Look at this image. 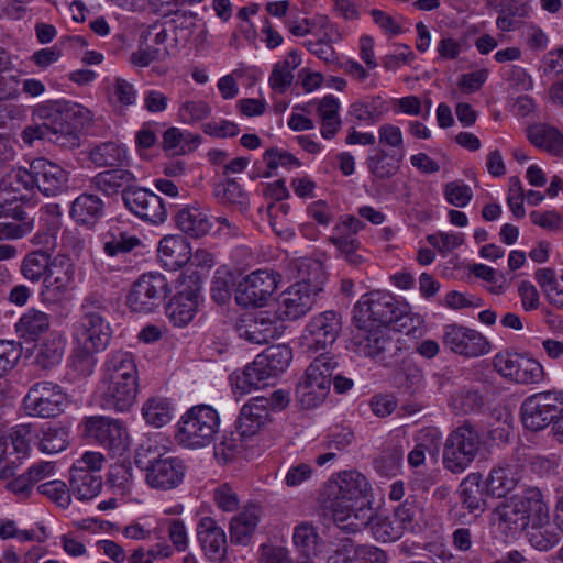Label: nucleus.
<instances>
[{
	"label": "nucleus",
	"mask_w": 563,
	"mask_h": 563,
	"mask_svg": "<svg viewBox=\"0 0 563 563\" xmlns=\"http://www.w3.org/2000/svg\"><path fill=\"white\" fill-rule=\"evenodd\" d=\"M49 329V317L37 309H29L15 324L16 333L26 340L34 341Z\"/></svg>",
	"instance_id": "nucleus-42"
},
{
	"label": "nucleus",
	"mask_w": 563,
	"mask_h": 563,
	"mask_svg": "<svg viewBox=\"0 0 563 563\" xmlns=\"http://www.w3.org/2000/svg\"><path fill=\"white\" fill-rule=\"evenodd\" d=\"M70 490L79 500H89L98 496L102 488V478L93 473L82 471L81 466L70 470Z\"/></svg>",
	"instance_id": "nucleus-35"
},
{
	"label": "nucleus",
	"mask_w": 563,
	"mask_h": 563,
	"mask_svg": "<svg viewBox=\"0 0 563 563\" xmlns=\"http://www.w3.org/2000/svg\"><path fill=\"white\" fill-rule=\"evenodd\" d=\"M356 310V323L366 324V321L371 320L377 322L379 327L397 323L404 314L396 298L389 292L382 291L371 292L368 299L357 303Z\"/></svg>",
	"instance_id": "nucleus-15"
},
{
	"label": "nucleus",
	"mask_w": 563,
	"mask_h": 563,
	"mask_svg": "<svg viewBox=\"0 0 563 563\" xmlns=\"http://www.w3.org/2000/svg\"><path fill=\"white\" fill-rule=\"evenodd\" d=\"M449 405L456 415H470L482 411L485 399L478 388L463 386L452 393Z\"/></svg>",
	"instance_id": "nucleus-37"
},
{
	"label": "nucleus",
	"mask_w": 563,
	"mask_h": 563,
	"mask_svg": "<svg viewBox=\"0 0 563 563\" xmlns=\"http://www.w3.org/2000/svg\"><path fill=\"white\" fill-rule=\"evenodd\" d=\"M177 228L191 238L206 235L212 224L208 214L196 206H187L180 209L175 217Z\"/></svg>",
	"instance_id": "nucleus-32"
},
{
	"label": "nucleus",
	"mask_w": 563,
	"mask_h": 563,
	"mask_svg": "<svg viewBox=\"0 0 563 563\" xmlns=\"http://www.w3.org/2000/svg\"><path fill=\"white\" fill-rule=\"evenodd\" d=\"M86 435L108 450L113 456H122L129 449V433L118 419L92 416L85 420Z\"/></svg>",
	"instance_id": "nucleus-11"
},
{
	"label": "nucleus",
	"mask_w": 563,
	"mask_h": 563,
	"mask_svg": "<svg viewBox=\"0 0 563 563\" xmlns=\"http://www.w3.org/2000/svg\"><path fill=\"white\" fill-rule=\"evenodd\" d=\"M63 354L64 344L60 340H47L40 346L35 362L43 369H48L60 363Z\"/></svg>",
	"instance_id": "nucleus-59"
},
{
	"label": "nucleus",
	"mask_w": 563,
	"mask_h": 563,
	"mask_svg": "<svg viewBox=\"0 0 563 563\" xmlns=\"http://www.w3.org/2000/svg\"><path fill=\"white\" fill-rule=\"evenodd\" d=\"M51 255L42 250L30 252L22 261L20 272L22 276L33 283L37 284L44 282L48 269V262Z\"/></svg>",
	"instance_id": "nucleus-45"
},
{
	"label": "nucleus",
	"mask_w": 563,
	"mask_h": 563,
	"mask_svg": "<svg viewBox=\"0 0 563 563\" xmlns=\"http://www.w3.org/2000/svg\"><path fill=\"white\" fill-rule=\"evenodd\" d=\"M213 194L218 201L223 205H238L240 207L247 205L246 194L234 179H227L217 184Z\"/></svg>",
	"instance_id": "nucleus-54"
},
{
	"label": "nucleus",
	"mask_w": 563,
	"mask_h": 563,
	"mask_svg": "<svg viewBox=\"0 0 563 563\" xmlns=\"http://www.w3.org/2000/svg\"><path fill=\"white\" fill-rule=\"evenodd\" d=\"M442 344L466 358L479 357L490 351V343L482 333L457 323L443 328Z\"/></svg>",
	"instance_id": "nucleus-13"
},
{
	"label": "nucleus",
	"mask_w": 563,
	"mask_h": 563,
	"mask_svg": "<svg viewBox=\"0 0 563 563\" xmlns=\"http://www.w3.org/2000/svg\"><path fill=\"white\" fill-rule=\"evenodd\" d=\"M543 376L542 365L522 354L510 379L518 384H537L543 379Z\"/></svg>",
	"instance_id": "nucleus-51"
},
{
	"label": "nucleus",
	"mask_w": 563,
	"mask_h": 563,
	"mask_svg": "<svg viewBox=\"0 0 563 563\" xmlns=\"http://www.w3.org/2000/svg\"><path fill=\"white\" fill-rule=\"evenodd\" d=\"M405 530L394 516L383 517L376 516L372 526L374 538L382 542H390L401 538Z\"/></svg>",
	"instance_id": "nucleus-55"
},
{
	"label": "nucleus",
	"mask_w": 563,
	"mask_h": 563,
	"mask_svg": "<svg viewBox=\"0 0 563 563\" xmlns=\"http://www.w3.org/2000/svg\"><path fill=\"white\" fill-rule=\"evenodd\" d=\"M341 330L340 314L334 310H328L316 316L308 323L306 339L310 338L316 351L325 350L336 341Z\"/></svg>",
	"instance_id": "nucleus-18"
},
{
	"label": "nucleus",
	"mask_w": 563,
	"mask_h": 563,
	"mask_svg": "<svg viewBox=\"0 0 563 563\" xmlns=\"http://www.w3.org/2000/svg\"><path fill=\"white\" fill-rule=\"evenodd\" d=\"M518 482L516 466H497L489 472L485 481L486 492L488 496L503 498L517 486Z\"/></svg>",
	"instance_id": "nucleus-33"
},
{
	"label": "nucleus",
	"mask_w": 563,
	"mask_h": 563,
	"mask_svg": "<svg viewBox=\"0 0 563 563\" xmlns=\"http://www.w3.org/2000/svg\"><path fill=\"white\" fill-rule=\"evenodd\" d=\"M111 328L107 316L81 317V328L77 333L78 345H89L90 350L102 351L111 339Z\"/></svg>",
	"instance_id": "nucleus-23"
},
{
	"label": "nucleus",
	"mask_w": 563,
	"mask_h": 563,
	"mask_svg": "<svg viewBox=\"0 0 563 563\" xmlns=\"http://www.w3.org/2000/svg\"><path fill=\"white\" fill-rule=\"evenodd\" d=\"M16 189L37 188L47 197H55L68 188V173L59 165L46 158H35L30 168H19L14 173Z\"/></svg>",
	"instance_id": "nucleus-7"
},
{
	"label": "nucleus",
	"mask_w": 563,
	"mask_h": 563,
	"mask_svg": "<svg viewBox=\"0 0 563 563\" xmlns=\"http://www.w3.org/2000/svg\"><path fill=\"white\" fill-rule=\"evenodd\" d=\"M101 407L106 410L124 412L134 405L139 391V380L101 382Z\"/></svg>",
	"instance_id": "nucleus-20"
},
{
	"label": "nucleus",
	"mask_w": 563,
	"mask_h": 563,
	"mask_svg": "<svg viewBox=\"0 0 563 563\" xmlns=\"http://www.w3.org/2000/svg\"><path fill=\"white\" fill-rule=\"evenodd\" d=\"M246 434L235 432H224L221 441L214 445V457L221 463L231 462L243 449V439Z\"/></svg>",
	"instance_id": "nucleus-49"
},
{
	"label": "nucleus",
	"mask_w": 563,
	"mask_h": 563,
	"mask_svg": "<svg viewBox=\"0 0 563 563\" xmlns=\"http://www.w3.org/2000/svg\"><path fill=\"white\" fill-rule=\"evenodd\" d=\"M387 111V102L382 97L375 96L355 101L351 104L349 112L356 120L373 124L378 122Z\"/></svg>",
	"instance_id": "nucleus-43"
},
{
	"label": "nucleus",
	"mask_w": 563,
	"mask_h": 563,
	"mask_svg": "<svg viewBox=\"0 0 563 563\" xmlns=\"http://www.w3.org/2000/svg\"><path fill=\"white\" fill-rule=\"evenodd\" d=\"M273 378L286 371L292 358V351L288 345L276 344L265 349L257 355Z\"/></svg>",
	"instance_id": "nucleus-44"
},
{
	"label": "nucleus",
	"mask_w": 563,
	"mask_h": 563,
	"mask_svg": "<svg viewBox=\"0 0 563 563\" xmlns=\"http://www.w3.org/2000/svg\"><path fill=\"white\" fill-rule=\"evenodd\" d=\"M485 482L479 472L470 473L459 486V497L463 508L470 514H482L486 508L487 496Z\"/></svg>",
	"instance_id": "nucleus-26"
},
{
	"label": "nucleus",
	"mask_w": 563,
	"mask_h": 563,
	"mask_svg": "<svg viewBox=\"0 0 563 563\" xmlns=\"http://www.w3.org/2000/svg\"><path fill=\"white\" fill-rule=\"evenodd\" d=\"M356 352L373 358L383 366H393L402 351L398 341L394 340L385 328L379 325L367 329L366 324L357 323L352 339Z\"/></svg>",
	"instance_id": "nucleus-8"
},
{
	"label": "nucleus",
	"mask_w": 563,
	"mask_h": 563,
	"mask_svg": "<svg viewBox=\"0 0 563 563\" xmlns=\"http://www.w3.org/2000/svg\"><path fill=\"white\" fill-rule=\"evenodd\" d=\"M234 279L230 273L217 272L211 282V297L219 303L223 305L231 298V290L234 287Z\"/></svg>",
	"instance_id": "nucleus-63"
},
{
	"label": "nucleus",
	"mask_w": 563,
	"mask_h": 563,
	"mask_svg": "<svg viewBox=\"0 0 563 563\" xmlns=\"http://www.w3.org/2000/svg\"><path fill=\"white\" fill-rule=\"evenodd\" d=\"M336 555L343 556L344 563H387L383 550L373 545H356L349 538L336 550Z\"/></svg>",
	"instance_id": "nucleus-34"
},
{
	"label": "nucleus",
	"mask_w": 563,
	"mask_h": 563,
	"mask_svg": "<svg viewBox=\"0 0 563 563\" xmlns=\"http://www.w3.org/2000/svg\"><path fill=\"white\" fill-rule=\"evenodd\" d=\"M134 463L145 472L146 483L161 490L179 486L186 473L181 459L159 453L157 446L153 445H141L135 452Z\"/></svg>",
	"instance_id": "nucleus-2"
},
{
	"label": "nucleus",
	"mask_w": 563,
	"mask_h": 563,
	"mask_svg": "<svg viewBox=\"0 0 563 563\" xmlns=\"http://www.w3.org/2000/svg\"><path fill=\"white\" fill-rule=\"evenodd\" d=\"M443 195L450 205L457 208L466 207L473 198L471 187L459 180L445 184Z\"/></svg>",
	"instance_id": "nucleus-62"
},
{
	"label": "nucleus",
	"mask_w": 563,
	"mask_h": 563,
	"mask_svg": "<svg viewBox=\"0 0 563 563\" xmlns=\"http://www.w3.org/2000/svg\"><path fill=\"white\" fill-rule=\"evenodd\" d=\"M142 413L146 422L155 428H161L170 420L169 404L158 397L148 399L142 408Z\"/></svg>",
	"instance_id": "nucleus-53"
},
{
	"label": "nucleus",
	"mask_w": 563,
	"mask_h": 563,
	"mask_svg": "<svg viewBox=\"0 0 563 563\" xmlns=\"http://www.w3.org/2000/svg\"><path fill=\"white\" fill-rule=\"evenodd\" d=\"M404 156L402 151L389 153L379 148L367 157L366 165L375 179L387 180L398 174Z\"/></svg>",
	"instance_id": "nucleus-31"
},
{
	"label": "nucleus",
	"mask_w": 563,
	"mask_h": 563,
	"mask_svg": "<svg viewBox=\"0 0 563 563\" xmlns=\"http://www.w3.org/2000/svg\"><path fill=\"white\" fill-rule=\"evenodd\" d=\"M269 378L273 377L258 356L251 364L246 365L242 372L235 371L230 375L234 391L241 395L249 394L253 389L267 385L266 382Z\"/></svg>",
	"instance_id": "nucleus-29"
},
{
	"label": "nucleus",
	"mask_w": 563,
	"mask_h": 563,
	"mask_svg": "<svg viewBox=\"0 0 563 563\" xmlns=\"http://www.w3.org/2000/svg\"><path fill=\"white\" fill-rule=\"evenodd\" d=\"M137 178L128 168L117 167L98 173L92 178L96 188L107 196L121 194L122 199L125 192L131 191L136 185Z\"/></svg>",
	"instance_id": "nucleus-24"
},
{
	"label": "nucleus",
	"mask_w": 563,
	"mask_h": 563,
	"mask_svg": "<svg viewBox=\"0 0 563 563\" xmlns=\"http://www.w3.org/2000/svg\"><path fill=\"white\" fill-rule=\"evenodd\" d=\"M485 445L483 433L466 420L452 430L444 443L442 463L452 474L466 471L481 454Z\"/></svg>",
	"instance_id": "nucleus-3"
},
{
	"label": "nucleus",
	"mask_w": 563,
	"mask_h": 563,
	"mask_svg": "<svg viewBox=\"0 0 563 563\" xmlns=\"http://www.w3.org/2000/svg\"><path fill=\"white\" fill-rule=\"evenodd\" d=\"M33 115L41 122L26 126L22 140L33 144L36 140L48 141L64 148L80 145V133L91 120L90 111L66 100H49L35 107Z\"/></svg>",
	"instance_id": "nucleus-1"
},
{
	"label": "nucleus",
	"mask_w": 563,
	"mask_h": 563,
	"mask_svg": "<svg viewBox=\"0 0 563 563\" xmlns=\"http://www.w3.org/2000/svg\"><path fill=\"white\" fill-rule=\"evenodd\" d=\"M301 280L296 284H305V286L314 290L313 296L318 297L323 291L327 277L322 264L317 261L305 263L300 266Z\"/></svg>",
	"instance_id": "nucleus-52"
},
{
	"label": "nucleus",
	"mask_w": 563,
	"mask_h": 563,
	"mask_svg": "<svg viewBox=\"0 0 563 563\" xmlns=\"http://www.w3.org/2000/svg\"><path fill=\"white\" fill-rule=\"evenodd\" d=\"M200 289L198 279L190 280L167 303L166 314L174 325L185 327L192 321L199 305Z\"/></svg>",
	"instance_id": "nucleus-17"
},
{
	"label": "nucleus",
	"mask_w": 563,
	"mask_h": 563,
	"mask_svg": "<svg viewBox=\"0 0 563 563\" xmlns=\"http://www.w3.org/2000/svg\"><path fill=\"white\" fill-rule=\"evenodd\" d=\"M278 276L265 269H258L245 276L236 285V303L245 308L265 306L277 287Z\"/></svg>",
	"instance_id": "nucleus-14"
},
{
	"label": "nucleus",
	"mask_w": 563,
	"mask_h": 563,
	"mask_svg": "<svg viewBox=\"0 0 563 563\" xmlns=\"http://www.w3.org/2000/svg\"><path fill=\"white\" fill-rule=\"evenodd\" d=\"M104 213L103 200L93 194H81L71 203L70 216L79 224L92 228Z\"/></svg>",
	"instance_id": "nucleus-30"
},
{
	"label": "nucleus",
	"mask_w": 563,
	"mask_h": 563,
	"mask_svg": "<svg viewBox=\"0 0 563 563\" xmlns=\"http://www.w3.org/2000/svg\"><path fill=\"white\" fill-rule=\"evenodd\" d=\"M122 201L124 207L142 221L158 224L167 217L162 198L146 188L135 186L125 192Z\"/></svg>",
	"instance_id": "nucleus-16"
},
{
	"label": "nucleus",
	"mask_w": 563,
	"mask_h": 563,
	"mask_svg": "<svg viewBox=\"0 0 563 563\" xmlns=\"http://www.w3.org/2000/svg\"><path fill=\"white\" fill-rule=\"evenodd\" d=\"M197 537L206 555L214 562L224 559L227 538L223 529L211 517H203L197 526Z\"/></svg>",
	"instance_id": "nucleus-22"
},
{
	"label": "nucleus",
	"mask_w": 563,
	"mask_h": 563,
	"mask_svg": "<svg viewBox=\"0 0 563 563\" xmlns=\"http://www.w3.org/2000/svg\"><path fill=\"white\" fill-rule=\"evenodd\" d=\"M327 396L320 394L316 385L300 378L295 389V400L301 409H312L321 405Z\"/></svg>",
	"instance_id": "nucleus-58"
},
{
	"label": "nucleus",
	"mask_w": 563,
	"mask_h": 563,
	"mask_svg": "<svg viewBox=\"0 0 563 563\" xmlns=\"http://www.w3.org/2000/svg\"><path fill=\"white\" fill-rule=\"evenodd\" d=\"M75 266L71 260L64 254H58L54 258L49 257L47 274L44 279V286L49 291L65 292L74 282Z\"/></svg>",
	"instance_id": "nucleus-28"
},
{
	"label": "nucleus",
	"mask_w": 563,
	"mask_h": 563,
	"mask_svg": "<svg viewBox=\"0 0 563 563\" xmlns=\"http://www.w3.org/2000/svg\"><path fill=\"white\" fill-rule=\"evenodd\" d=\"M329 240L350 265L357 267L365 262L364 255L360 253L361 244L357 239L351 235H341L331 236Z\"/></svg>",
	"instance_id": "nucleus-57"
},
{
	"label": "nucleus",
	"mask_w": 563,
	"mask_h": 563,
	"mask_svg": "<svg viewBox=\"0 0 563 563\" xmlns=\"http://www.w3.org/2000/svg\"><path fill=\"white\" fill-rule=\"evenodd\" d=\"M69 443V430L60 424L48 426L42 430L38 446L43 453L54 454L64 451Z\"/></svg>",
	"instance_id": "nucleus-47"
},
{
	"label": "nucleus",
	"mask_w": 563,
	"mask_h": 563,
	"mask_svg": "<svg viewBox=\"0 0 563 563\" xmlns=\"http://www.w3.org/2000/svg\"><path fill=\"white\" fill-rule=\"evenodd\" d=\"M201 142L199 134L183 133L178 128H169L163 134V147L165 150H176L177 153L185 154L198 147Z\"/></svg>",
	"instance_id": "nucleus-48"
},
{
	"label": "nucleus",
	"mask_w": 563,
	"mask_h": 563,
	"mask_svg": "<svg viewBox=\"0 0 563 563\" xmlns=\"http://www.w3.org/2000/svg\"><path fill=\"white\" fill-rule=\"evenodd\" d=\"M104 373L128 375V380H139L135 358L130 352H117L104 364Z\"/></svg>",
	"instance_id": "nucleus-56"
},
{
	"label": "nucleus",
	"mask_w": 563,
	"mask_h": 563,
	"mask_svg": "<svg viewBox=\"0 0 563 563\" xmlns=\"http://www.w3.org/2000/svg\"><path fill=\"white\" fill-rule=\"evenodd\" d=\"M89 159L97 167H117L126 162L128 154L123 145L107 141L90 148Z\"/></svg>",
	"instance_id": "nucleus-38"
},
{
	"label": "nucleus",
	"mask_w": 563,
	"mask_h": 563,
	"mask_svg": "<svg viewBox=\"0 0 563 563\" xmlns=\"http://www.w3.org/2000/svg\"><path fill=\"white\" fill-rule=\"evenodd\" d=\"M37 490L62 508H68L70 505V489L63 481L43 483L37 487Z\"/></svg>",
	"instance_id": "nucleus-61"
},
{
	"label": "nucleus",
	"mask_w": 563,
	"mask_h": 563,
	"mask_svg": "<svg viewBox=\"0 0 563 563\" xmlns=\"http://www.w3.org/2000/svg\"><path fill=\"white\" fill-rule=\"evenodd\" d=\"M335 367L336 363L332 358L321 355L307 367L302 378L316 385L320 394L328 396Z\"/></svg>",
	"instance_id": "nucleus-39"
},
{
	"label": "nucleus",
	"mask_w": 563,
	"mask_h": 563,
	"mask_svg": "<svg viewBox=\"0 0 563 563\" xmlns=\"http://www.w3.org/2000/svg\"><path fill=\"white\" fill-rule=\"evenodd\" d=\"M67 404L66 394L58 384L35 383L24 397V408L30 416L54 418L59 416Z\"/></svg>",
	"instance_id": "nucleus-12"
},
{
	"label": "nucleus",
	"mask_w": 563,
	"mask_h": 563,
	"mask_svg": "<svg viewBox=\"0 0 563 563\" xmlns=\"http://www.w3.org/2000/svg\"><path fill=\"white\" fill-rule=\"evenodd\" d=\"M169 291L162 274H143L132 284L126 305L134 312L150 313L164 302Z\"/></svg>",
	"instance_id": "nucleus-10"
},
{
	"label": "nucleus",
	"mask_w": 563,
	"mask_h": 563,
	"mask_svg": "<svg viewBox=\"0 0 563 563\" xmlns=\"http://www.w3.org/2000/svg\"><path fill=\"white\" fill-rule=\"evenodd\" d=\"M220 417L211 406L197 405L188 409L177 423L175 439L186 449L210 445L219 432Z\"/></svg>",
	"instance_id": "nucleus-4"
},
{
	"label": "nucleus",
	"mask_w": 563,
	"mask_h": 563,
	"mask_svg": "<svg viewBox=\"0 0 563 563\" xmlns=\"http://www.w3.org/2000/svg\"><path fill=\"white\" fill-rule=\"evenodd\" d=\"M294 545L305 559H312L320 552L321 537L317 527L311 522L302 521L298 523L292 533Z\"/></svg>",
	"instance_id": "nucleus-41"
},
{
	"label": "nucleus",
	"mask_w": 563,
	"mask_h": 563,
	"mask_svg": "<svg viewBox=\"0 0 563 563\" xmlns=\"http://www.w3.org/2000/svg\"><path fill=\"white\" fill-rule=\"evenodd\" d=\"M267 404L266 397L262 396L252 398L242 407L235 423L241 434L251 437L269 421Z\"/></svg>",
	"instance_id": "nucleus-25"
},
{
	"label": "nucleus",
	"mask_w": 563,
	"mask_h": 563,
	"mask_svg": "<svg viewBox=\"0 0 563 563\" xmlns=\"http://www.w3.org/2000/svg\"><path fill=\"white\" fill-rule=\"evenodd\" d=\"M263 161L265 162L267 168L269 169L266 172L263 177H271L272 173L271 170L276 169L279 166L283 167H299L301 163L298 158H296L291 153L287 151H280L277 147H271L265 151L263 155Z\"/></svg>",
	"instance_id": "nucleus-60"
},
{
	"label": "nucleus",
	"mask_w": 563,
	"mask_h": 563,
	"mask_svg": "<svg viewBox=\"0 0 563 563\" xmlns=\"http://www.w3.org/2000/svg\"><path fill=\"white\" fill-rule=\"evenodd\" d=\"M563 412V393L548 390L527 397L521 407L520 416L526 429L538 432L550 423L554 424Z\"/></svg>",
	"instance_id": "nucleus-9"
},
{
	"label": "nucleus",
	"mask_w": 563,
	"mask_h": 563,
	"mask_svg": "<svg viewBox=\"0 0 563 563\" xmlns=\"http://www.w3.org/2000/svg\"><path fill=\"white\" fill-rule=\"evenodd\" d=\"M313 289H308L305 284H294L285 290L279 299L280 316L287 320H297L309 312L314 302Z\"/></svg>",
	"instance_id": "nucleus-21"
},
{
	"label": "nucleus",
	"mask_w": 563,
	"mask_h": 563,
	"mask_svg": "<svg viewBox=\"0 0 563 563\" xmlns=\"http://www.w3.org/2000/svg\"><path fill=\"white\" fill-rule=\"evenodd\" d=\"M140 244L141 240L137 236L129 234L118 225L111 227L102 235L103 252L110 257L125 255Z\"/></svg>",
	"instance_id": "nucleus-36"
},
{
	"label": "nucleus",
	"mask_w": 563,
	"mask_h": 563,
	"mask_svg": "<svg viewBox=\"0 0 563 563\" xmlns=\"http://www.w3.org/2000/svg\"><path fill=\"white\" fill-rule=\"evenodd\" d=\"M527 137L534 146L553 155L563 154V135L555 128L543 124L530 126Z\"/></svg>",
	"instance_id": "nucleus-40"
},
{
	"label": "nucleus",
	"mask_w": 563,
	"mask_h": 563,
	"mask_svg": "<svg viewBox=\"0 0 563 563\" xmlns=\"http://www.w3.org/2000/svg\"><path fill=\"white\" fill-rule=\"evenodd\" d=\"M333 512V519L336 526L346 532H357L372 526L376 519L372 504L355 505L351 508L339 507Z\"/></svg>",
	"instance_id": "nucleus-27"
},
{
	"label": "nucleus",
	"mask_w": 563,
	"mask_h": 563,
	"mask_svg": "<svg viewBox=\"0 0 563 563\" xmlns=\"http://www.w3.org/2000/svg\"><path fill=\"white\" fill-rule=\"evenodd\" d=\"M188 245L185 238L178 235L164 236L158 245L162 261L166 265L183 266L187 262Z\"/></svg>",
	"instance_id": "nucleus-46"
},
{
	"label": "nucleus",
	"mask_w": 563,
	"mask_h": 563,
	"mask_svg": "<svg viewBox=\"0 0 563 563\" xmlns=\"http://www.w3.org/2000/svg\"><path fill=\"white\" fill-rule=\"evenodd\" d=\"M499 520L510 528L525 529L530 521L542 523L549 519V508L538 487H527L497 508Z\"/></svg>",
	"instance_id": "nucleus-6"
},
{
	"label": "nucleus",
	"mask_w": 563,
	"mask_h": 563,
	"mask_svg": "<svg viewBox=\"0 0 563 563\" xmlns=\"http://www.w3.org/2000/svg\"><path fill=\"white\" fill-rule=\"evenodd\" d=\"M235 331L239 338L252 344H267L277 336L275 321L264 312L244 314L238 320Z\"/></svg>",
	"instance_id": "nucleus-19"
},
{
	"label": "nucleus",
	"mask_w": 563,
	"mask_h": 563,
	"mask_svg": "<svg viewBox=\"0 0 563 563\" xmlns=\"http://www.w3.org/2000/svg\"><path fill=\"white\" fill-rule=\"evenodd\" d=\"M257 516L253 512L244 511L232 518L230 522V538L238 544H246L257 526Z\"/></svg>",
	"instance_id": "nucleus-50"
},
{
	"label": "nucleus",
	"mask_w": 563,
	"mask_h": 563,
	"mask_svg": "<svg viewBox=\"0 0 563 563\" xmlns=\"http://www.w3.org/2000/svg\"><path fill=\"white\" fill-rule=\"evenodd\" d=\"M210 106L202 100H187L179 108V115L185 123H196L208 118Z\"/></svg>",
	"instance_id": "nucleus-64"
},
{
	"label": "nucleus",
	"mask_w": 563,
	"mask_h": 563,
	"mask_svg": "<svg viewBox=\"0 0 563 563\" xmlns=\"http://www.w3.org/2000/svg\"><path fill=\"white\" fill-rule=\"evenodd\" d=\"M322 496L328 508L338 511L339 507L372 504L373 492L367 478L356 470H347L333 475L324 485Z\"/></svg>",
	"instance_id": "nucleus-5"
}]
</instances>
